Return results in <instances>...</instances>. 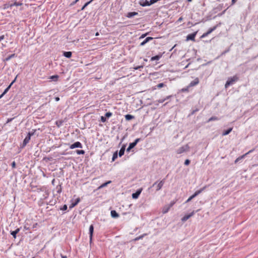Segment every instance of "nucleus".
I'll use <instances>...</instances> for the list:
<instances>
[{
	"label": "nucleus",
	"instance_id": "nucleus-1",
	"mask_svg": "<svg viewBox=\"0 0 258 258\" xmlns=\"http://www.w3.org/2000/svg\"><path fill=\"white\" fill-rule=\"evenodd\" d=\"M239 80V77L237 75H235L232 77H229L228 78L226 81L225 88H227L229 86L233 85L236 82Z\"/></svg>",
	"mask_w": 258,
	"mask_h": 258
},
{
	"label": "nucleus",
	"instance_id": "nucleus-2",
	"mask_svg": "<svg viewBox=\"0 0 258 258\" xmlns=\"http://www.w3.org/2000/svg\"><path fill=\"white\" fill-rule=\"evenodd\" d=\"M165 178H164L162 180H160L159 182H158V181H157L153 184L152 186H151L149 188V189H150L152 187H154L155 185H156V190L158 191L162 188L164 184L165 183Z\"/></svg>",
	"mask_w": 258,
	"mask_h": 258
},
{
	"label": "nucleus",
	"instance_id": "nucleus-3",
	"mask_svg": "<svg viewBox=\"0 0 258 258\" xmlns=\"http://www.w3.org/2000/svg\"><path fill=\"white\" fill-rule=\"evenodd\" d=\"M36 130H33L31 132H29L27 136L23 141L22 147H25L30 141L31 136H33L36 132Z\"/></svg>",
	"mask_w": 258,
	"mask_h": 258
},
{
	"label": "nucleus",
	"instance_id": "nucleus-4",
	"mask_svg": "<svg viewBox=\"0 0 258 258\" xmlns=\"http://www.w3.org/2000/svg\"><path fill=\"white\" fill-rule=\"evenodd\" d=\"M158 0H140L139 4L140 6L142 7L149 6H151L155 3H156Z\"/></svg>",
	"mask_w": 258,
	"mask_h": 258
},
{
	"label": "nucleus",
	"instance_id": "nucleus-5",
	"mask_svg": "<svg viewBox=\"0 0 258 258\" xmlns=\"http://www.w3.org/2000/svg\"><path fill=\"white\" fill-rule=\"evenodd\" d=\"M140 141H141V139L138 138V139H136L134 141V142L130 143L129 146L126 149V151L128 152H130V150L131 149H132L133 148H134Z\"/></svg>",
	"mask_w": 258,
	"mask_h": 258
},
{
	"label": "nucleus",
	"instance_id": "nucleus-6",
	"mask_svg": "<svg viewBox=\"0 0 258 258\" xmlns=\"http://www.w3.org/2000/svg\"><path fill=\"white\" fill-rule=\"evenodd\" d=\"M189 149V147L188 146V145H186L178 148L177 150L176 153L178 154H181L184 152L188 151Z\"/></svg>",
	"mask_w": 258,
	"mask_h": 258
},
{
	"label": "nucleus",
	"instance_id": "nucleus-7",
	"mask_svg": "<svg viewBox=\"0 0 258 258\" xmlns=\"http://www.w3.org/2000/svg\"><path fill=\"white\" fill-rule=\"evenodd\" d=\"M82 148L83 145L82 143L80 142H76L74 144L71 145L70 146V148L71 149H73L75 148Z\"/></svg>",
	"mask_w": 258,
	"mask_h": 258
},
{
	"label": "nucleus",
	"instance_id": "nucleus-8",
	"mask_svg": "<svg viewBox=\"0 0 258 258\" xmlns=\"http://www.w3.org/2000/svg\"><path fill=\"white\" fill-rule=\"evenodd\" d=\"M195 214V212L193 211L192 212L189 213V214L184 215L182 218H181V221L183 222H185L187 221L189 218L192 217L194 214Z\"/></svg>",
	"mask_w": 258,
	"mask_h": 258
},
{
	"label": "nucleus",
	"instance_id": "nucleus-9",
	"mask_svg": "<svg viewBox=\"0 0 258 258\" xmlns=\"http://www.w3.org/2000/svg\"><path fill=\"white\" fill-rule=\"evenodd\" d=\"M93 232H94V226L93 224H91L89 227V239H90V243L92 241Z\"/></svg>",
	"mask_w": 258,
	"mask_h": 258
},
{
	"label": "nucleus",
	"instance_id": "nucleus-10",
	"mask_svg": "<svg viewBox=\"0 0 258 258\" xmlns=\"http://www.w3.org/2000/svg\"><path fill=\"white\" fill-rule=\"evenodd\" d=\"M197 32H194L192 33L188 34L186 36V40L187 41H188V40L195 41V37H196V36L197 35Z\"/></svg>",
	"mask_w": 258,
	"mask_h": 258
},
{
	"label": "nucleus",
	"instance_id": "nucleus-11",
	"mask_svg": "<svg viewBox=\"0 0 258 258\" xmlns=\"http://www.w3.org/2000/svg\"><path fill=\"white\" fill-rule=\"evenodd\" d=\"M199 83V80L196 78L194 80L192 81L188 85V87H191L197 85Z\"/></svg>",
	"mask_w": 258,
	"mask_h": 258
},
{
	"label": "nucleus",
	"instance_id": "nucleus-12",
	"mask_svg": "<svg viewBox=\"0 0 258 258\" xmlns=\"http://www.w3.org/2000/svg\"><path fill=\"white\" fill-rule=\"evenodd\" d=\"M142 190V188L137 190L136 192L133 193L132 194V198L134 199H138L140 195L141 194Z\"/></svg>",
	"mask_w": 258,
	"mask_h": 258
},
{
	"label": "nucleus",
	"instance_id": "nucleus-13",
	"mask_svg": "<svg viewBox=\"0 0 258 258\" xmlns=\"http://www.w3.org/2000/svg\"><path fill=\"white\" fill-rule=\"evenodd\" d=\"M17 79V77L15 78V79L11 82V83L5 89L4 91L3 92V94L5 95L10 90L12 85L15 82Z\"/></svg>",
	"mask_w": 258,
	"mask_h": 258
},
{
	"label": "nucleus",
	"instance_id": "nucleus-14",
	"mask_svg": "<svg viewBox=\"0 0 258 258\" xmlns=\"http://www.w3.org/2000/svg\"><path fill=\"white\" fill-rule=\"evenodd\" d=\"M153 39V37H148L143 42H142L140 43V46H144L147 42H148L149 41H151V40H152Z\"/></svg>",
	"mask_w": 258,
	"mask_h": 258
},
{
	"label": "nucleus",
	"instance_id": "nucleus-15",
	"mask_svg": "<svg viewBox=\"0 0 258 258\" xmlns=\"http://www.w3.org/2000/svg\"><path fill=\"white\" fill-rule=\"evenodd\" d=\"M162 56V54L161 53H159L158 54L152 57L151 58V61L158 60L161 58Z\"/></svg>",
	"mask_w": 258,
	"mask_h": 258
},
{
	"label": "nucleus",
	"instance_id": "nucleus-16",
	"mask_svg": "<svg viewBox=\"0 0 258 258\" xmlns=\"http://www.w3.org/2000/svg\"><path fill=\"white\" fill-rule=\"evenodd\" d=\"M125 150V145H124L120 148L119 153H118V156L120 157H121L122 155H123V154L124 153Z\"/></svg>",
	"mask_w": 258,
	"mask_h": 258
},
{
	"label": "nucleus",
	"instance_id": "nucleus-17",
	"mask_svg": "<svg viewBox=\"0 0 258 258\" xmlns=\"http://www.w3.org/2000/svg\"><path fill=\"white\" fill-rule=\"evenodd\" d=\"M111 216L113 218H117L119 217V214L116 212L115 210H111Z\"/></svg>",
	"mask_w": 258,
	"mask_h": 258
},
{
	"label": "nucleus",
	"instance_id": "nucleus-18",
	"mask_svg": "<svg viewBox=\"0 0 258 258\" xmlns=\"http://www.w3.org/2000/svg\"><path fill=\"white\" fill-rule=\"evenodd\" d=\"M80 199L79 198H77L74 203H73L71 204V205L69 207V208L71 209L74 208L80 202Z\"/></svg>",
	"mask_w": 258,
	"mask_h": 258
},
{
	"label": "nucleus",
	"instance_id": "nucleus-19",
	"mask_svg": "<svg viewBox=\"0 0 258 258\" xmlns=\"http://www.w3.org/2000/svg\"><path fill=\"white\" fill-rule=\"evenodd\" d=\"M138 15V13L137 12H128L127 15H126V17L127 18H132L136 15Z\"/></svg>",
	"mask_w": 258,
	"mask_h": 258
},
{
	"label": "nucleus",
	"instance_id": "nucleus-20",
	"mask_svg": "<svg viewBox=\"0 0 258 258\" xmlns=\"http://www.w3.org/2000/svg\"><path fill=\"white\" fill-rule=\"evenodd\" d=\"M20 228H17L14 231H11V234L13 236L14 238H16V235L20 231Z\"/></svg>",
	"mask_w": 258,
	"mask_h": 258
},
{
	"label": "nucleus",
	"instance_id": "nucleus-21",
	"mask_svg": "<svg viewBox=\"0 0 258 258\" xmlns=\"http://www.w3.org/2000/svg\"><path fill=\"white\" fill-rule=\"evenodd\" d=\"M63 55L67 58H70L72 55V53L71 51H64Z\"/></svg>",
	"mask_w": 258,
	"mask_h": 258
},
{
	"label": "nucleus",
	"instance_id": "nucleus-22",
	"mask_svg": "<svg viewBox=\"0 0 258 258\" xmlns=\"http://www.w3.org/2000/svg\"><path fill=\"white\" fill-rule=\"evenodd\" d=\"M23 4L21 2H15V3L11 4L9 5V7L10 8H12L14 6H22Z\"/></svg>",
	"mask_w": 258,
	"mask_h": 258
},
{
	"label": "nucleus",
	"instance_id": "nucleus-23",
	"mask_svg": "<svg viewBox=\"0 0 258 258\" xmlns=\"http://www.w3.org/2000/svg\"><path fill=\"white\" fill-rule=\"evenodd\" d=\"M232 128L230 127V128H228L226 130L223 131V132L222 133V136H226V135H228L232 131Z\"/></svg>",
	"mask_w": 258,
	"mask_h": 258
},
{
	"label": "nucleus",
	"instance_id": "nucleus-24",
	"mask_svg": "<svg viewBox=\"0 0 258 258\" xmlns=\"http://www.w3.org/2000/svg\"><path fill=\"white\" fill-rule=\"evenodd\" d=\"M165 86H166V85L164 83H159V84H157V85H156L154 87V89H156L157 88L160 89V88H161Z\"/></svg>",
	"mask_w": 258,
	"mask_h": 258
},
{
	"label": "nucleus",
	"instance_id": "nucleus-25",
	"mask_svg": "<svg viewBox=\"0 0 258 258\" xmlns=\"http://www.w3.org/2000/svg\"><path fill=\"white\" fill-rule=\"evenodd\" d=\"M111 182V180H109L102 184H101L100 186H99L98 189L102 188L105 186H106L108 184L110 183Z\"/></svg>",
	"mask_w": 258,
	"mask_h": 258
},
{
	"label": "nucleus",
	"instance_id": "nucleus-26",
	"mask_svg": "<svg viewBox=\"0 0 258 258\" xmlns=\"http://www.w3.org/2000/svg\"><path fill=\"white\" fill-rule=\"evenodd\" d=\"M124 117H125L126 120H130L135 118L134 116H133L131 114H128L125 115Z\"/></svg>",
	"mask_w": 258,
	"mask_h": 258
},
{
	"label": "nucleus",
	"instance_id": "nucleus-27",
	"mask_svg": "<svg viewBox=\"0 0 258 258\" xmlns=\"http://www.w3.org/2000/svg\"><path fill=\"white\" fill-rule=\"evenodd\" d=\"M248 154V153H245V154L239 157L238 158H237L235 161V163H236L237 162H238V159H242L243 158H244L245 156H246Z\"/></svg>",
	"mask_w": 258,
	"mask_h": 258
},
{
	"label": "nucleus",
	"instance_id": "nucleus-28",
	"mask_svg": "<svg viewBox=\"0 0 258 258\" xmlns=\"http://www.w3.org/2000/svg\"><path fill=\"white\" fill-rule=\"evenodd\" d=\"M170 208L168 207V205H166L164 207L163 209V211H162V212L163 213H167L169 210H170Z\"/></svg>",
	"mask_w": 258,
	"mask_h": 258
},
{
	"label": "nucleus",
	"instance_id": "nucleus-29",
	"mask_svg": "<svg viewBox=\"0 0 258 258\" xmlns=\"http://www.w3.org/2000/svg\"><path fill=\"white\" fill-rule=\"evenodd\" d=\"M78 155H84L85 153L84 150H77L75 151Z\"/></svg>",
	"mask_w": 258,
	"mask_h": 258
},
{
	"label": "nucleus",
	"instance_id": "nucleus-30",
	"mask_svg": "<svg viewBox=\"0 0 258 258\" xmlns=\"http://www.w3.org/2000/svg\"><path fill=\"white\" fill-rule=\"evenodd\" d=\"M217 27V25H216L215 26H214L212 28H210L208 31L207 32L209 34H210V33H211L213 31H214L216 29Z\"/></svg>",
	"mask_w": 258,
	"mask_h": 258
},
{
	"label": "nucleus",
	"instance_id": "nucleus-31",
	"mask_svg": "<svg viewBox=\"0 0 258 258\" xmlns=\"http://www.w3.org/2000/svg\"><path fill=\"white\" fill-rule=\"evenodd\" d=\"M59 78V76L57 75H53L50 77V79L54 81H57Z\"/></svg>",
	"mask_w": 258,
	"mask_h": 258
},
{
	"label": "nucleus",
	"instance_id": "nucleus-32",
	"mask_svg": "<svg viewBox=\"0 0 258 258\" xmlns=\"http://www.w3.org/2000/svg\"><path fill=\"white\" fill-rule=\"evenodd\" d=\"M146 235H147V234H146V233L143 234H142V235H140V236H138V237H136V238L134 239V240L136 241H138V240H140V239H142V238H143L145 236H146Z\"/></svg>",
	"mask_w": 258,
	"mask_h": 258
},
{
	"label": "nucleus",
	"instance_id": "nucleus-33",
	"mask_svg": "<svg viewBox=\"0 0 258 258\" xmlns=\"http://www.w3.org/2000/svg\"><path fill=\"white\" fill-rule=\"evenodd\" d=\"M118 156V152L117 151H115L113 154L112 158V161H115V160L117 158Z\"/></svg>",
	"mask_w": 258,
	"mask_h": 258
},
{
	"label": "nucleus",
	"instance_id": "nucleus-34",
	"mask_svg": "<svg viewBox=\"0 0 258 258\" xmlns=\"http://www.w3.org/2000/svg\"><path fill=\"white\" fill-rule=\"evenodd\" d=\"M199 111V109L198 108H196V109L192 110L190 114L188 115V116L194 115L195 113H196L197 112Z\"/></svg>",
	"mask_w": 258,
	"mask_h": 258
},
{
	"label": "nucleus",
	"instance_id": "nucleus-35",
	"mask_svg": "<svg viewBox=\"0 0 258 258\" xmlns=\"http://www.w3.org/2000/svg\"><path fill=\"white\" fill-rule=\"evenodd\" d=\"M94 0H91V1L87 2L86 3H85V5L82 8L81 10H84Z\"/></svg>",
	"mask_w": 258,
	"mask_h": 258
},
{
	"label": "nucleus",
	"instance_id": "nucleus-36",
	"mask_svg": "<svg viewBox=\"0 0 258 258\" xmlns=\"http://www.w3.org/2000/svg\"><path fill=\"white\" fill-rule=\"evenodd\" d=\"M15 56V53L10 55L9 56H8V57H7L5 58V61H9V60H10L11 58L14 57Z\"/></svg>",
	"mask_w": 258,
	"mask_h": 258
},
{
	"label": "nucleus",
	"instance_id": "nucleus-37",
	"mask_svg": "<svg viewBox=\"0 0 258 258\" xmlns=\"http://www.w3.org/2000/svg\"><path fill=\"white\" fill-rule=\"evenodd\" d=\"M218 119H219L216 116H212L208 119V122H210V121H214V120H217Z\"/></svg>",
	"mask_w": 258,
	"mask_h": 258
},
{
	"label": "nucleus",
	"instance_id": "nucleus-38",
	"mask_svg": "<svg viewBox=\"0 0 258 258\" xmlns=\"http://www.w3.org/2000/svg\"><path fill=\"white\" fill-rule=\"evenodd\" d=\"M112 115V112H106L105 114V117H106V118H109V117H110Z\"/></svg>",
	"mask_w": 258,
	"mask_h": 258
},
{
	"label": "nucleus",
	"instance_id": "nucleus-39",
	"mask_svg": "<svg viewBox=\"0 0 258 258\" xmlns=\"http://www.w3.org/2000/svg\"><path fill=\"white\" fill-rule=\"evenodd\" d=\"M190 87H188V85L185 87V88H183L182 89H181V92H188L189 91V88Z\"/></svg>",
	"mask_w": 258,
	"mask_h": 258
},
{
	"label": "nucleus",
	"instance_id": "nucleus-40",
	"mask_svg": "<svg viewBox=\"0 0 258 258\" xmlns=\"http://www.w3.org/2000/svg\"><path fill=\"white\" fill-rule=\"evenodd\" d=\"M176 202V200L172 201L168 205V207L171 208Z\"/></svg>",
	"mask_w": 258,
	"mask_h": 258
},
{
	"label": "nucleus",
	"instance_id": "nucleus-41",
	"mask_svg": "<svg viewBox=\"0 0 258 258\" xmlns=\"http://www.w3.org/2000/svg\"><path fill=\"white\" fill-rule=\"evenodd\" d=\"M57 192L60 194L61 192V186L58 185L56 186Z\"/></svg>",
	"mask_w": 258,
	"mask_h": 258
},
{
	"label": "nucleus",
	"instance_id": "nucleus-42",
	"mask_svg": "<svg viewBox=\"0 0 258 258\" xmlns=\"http://www.w3.org/2000/svg\"><path fill=\"white\" fill-rule=\"evenodd\" d=\"M100 121L102 122H105L106 121V118L105 116H101L100 117Z\"/></svg>",
	"mask_w": 258,
	"mask_h": 258
},
{
	"label": "nucleus",
	"instance_id": "nucleus-43",
	"mask_svg": "<svg viewBox=\"0 0 258 258\" xmlns=\"http://www.w3.org/2000/svg\"><path fill=\"white\" fill-rule=\"evenodd\" d=\"M68 209V206L67 205H64L62 207L60 208V210L62 211H66Z\"/></svg>",
	"mask_w": 258,
	"mask_h": 258
},
{
	"label": "nucleus",
	"instance_id": "nucleus-44",
	"mask_svg": "<svg viewBox=\"0 0 258 258\" xmlns=\"http://www.w3.org/2000/svg\"><path fill=\"white\" fill-rule=\"evenodd\" d=\"M190 161L189 159H186L184 161L185 165H188L190 164Z\"/></svg>",
	"mask_w": 258,
	"mask_h": 258
},
{
	"label": "nucleus",
	"instance_id": "nucleus-45",
	"mask_svg": "<svg viewBox=\"0 0 258 258\" xmlns=\"http://www.w3.org/2000/svg\"><path fill=\"white\" fill-rule=\"evenodd\" d=\"M230 51V48H228L227 49H226L224 51H223L221 55H224L226 53L228 52L229 51Z\"/></svg>",
	"mask_w": 258,
	"mask_h": 258
},
{
	"label": "nucleus",
	"instance_id": "nucleus-46",
	"mask_svg": "<svg viewBox=\"0 0 258 258\" xmlns=\"http://www.w3.org/2000/svg\"><path fill=\"white\" fill-rule=\"evenodd\" d=\"M49 196V192L48 191H45V195H44V199H46L48 198Z\"/></svg>",
	"mask_w": 258,
	"mask_h": 258
},
{
	"label": "nucleus",
	"instance_id": "nucleus-47",
	"mask_svg": "<svg viewBox=\"0 0 258 258\" xmlns=\"http://www.w3.org/2000/svg\"><path fill=\"white\" fill-rule=\"evenodd\" d=\"M148 34V33H146L145 34H142L140 37H139V39H143L144 38V37H145Z\"/></svg>",
	"mask_w": 258,
	"mask_h": 258
},
{
	"label": "nucleus",
	"instance_id": "nucleus-48",
	"mask_svg": "<svg viewBox=\"0 0 258 258\" xmlns=\"http://www.w3.org/2000/svg\"><path fill=\"white\" fill-rule=\"evenodd\" d=\"M202 192V191L200 189L199 190H197L195 194H196V195L197 196H198L199 194H200Z\"/></svg>",
	"mask_w": 258,
	"mask_h": 258
},
{
	"label": "nucleus",
	"instance_id": "nucleus-49",
	"mask_svg": "<svg viewBox=\"0 0 258 258\" xmlns=\"http://www.w3.org/2000/svg\"><path fill=\"white\" fill-rule=\"evenodd\" d=\"M209 35V34L207 32L204 33L202 36L201 38H204L206 36H207Z\"/></svg>",
	"mask_w": 258,
	"mask_h": 258
},
{
	"label": "nucleus",
	"instance_id": "nucleus-50",
	"mask_svg": "<svg viewBox=\"0 0 258 258\" xmlns=\"http://www.w3.org/2000/svg\"><path fill=\"white\" fill-rule=\"evenodd\" d=\"M12 167L13 168H16V163L15 161H13L12 164Z\"/></svg>",
	"mask_w": 258,
	"mask_h": 258
},
{
	"label": "nucleus",
	"instance_id": "nucleus-51",
	"mask_svg": "<svg viewBox=\"0 0 258 258\" xmlns=\"http://www.w3.org/2000/svg\"><path fill=\"white\" fill-rule=\"evenodd\" d=\"M165 101V99H164H164H159L157 101H158V102L161 103H163Z\"/></svg>",
	"mask_w": 258,
	"mask_h": 258
},
{
	"label": "nucleus",
	"instance_id": "nucleus-52",
	"mask_svg": "<svg viewBox=\"0 0 258 258\" xmlns=\"http://www.w3.org/2000/svg\"><path fill=\"white\" fill-rule=\"evenodd\" d=\"M14 118H8V119H7V123H9V122H11V121L13 120V119Z\"/></svg>",
	"mask_w": 258,
	"mask_h": 258
},
{
	"label": "nucleus",
	"instance_id": "nucleus-53",
	"mask_svg": "<svg viewBox=\"0 0 258 258\" xmlns=\"http://www.w3.org/2000/svg\"><path fill=\"white\" fill-rule=\"evenodd\" d=\"M172 97V95H169V96H167V97H166L164 99H165V100H168L169 99H170V98H171Z\"/></svg>",
	"mask_w": 258,
	"mask_h": 258
},
{
	"label": "nucleus",
	"instance_id": "nucleus-54",
	"mask_svg": "<svg viewBox=\"0 0 258 258\" xmlns=\"http://www.w3.org/2000/svg\"><path fill=\"white\" fill-rule=\"evenodd\" d=\"M79 0H75L74 2H73V3H71V6H73L74 5H75V4H76Z\"/></svg>",
	"mask_w": 258,
	"mask_h": 258
},
{
	"label": "nucleus",
	"instance_id": "nucleus-55",
	"mask_svg": "<svg viewBox=\"0 0 258 258\" xmlns=\"http://www.w3.org/2000/svg\"><path fill=\"white\" fill-rule=\"evenodd\" d=\"M4 38H5V36L4 35L1 36H0V41L3 40V39H4Z\"/></svg>",
	"mask_w": 258,
	"mask_h": 258
},
{
	"label": "nucleus",
	"instance_id": "nucleus-56",
	"mask_svg": "<svg viewBox=\"0 0 258 258\" xmlns=\"http://www.w3.org/2000/svg\"><path fill=\"white\" fill-rule=\"evenodd\" d=\"M197 197L196 194L194 193L192 196H190L191 199H193L194 198Z\"/></svg>",
	"mask_w": 258,
	"mask_h": 258
},
{
	"label": "nucleus",
	"instance_id": "nucleus-57",
	"mask_svg": "<svg viewBox=\"0 0 258 258\" xmlns=\"http://www.w3.org/2000/svg\"><path fill=\"white\" fill-rule=\"evenodd\" d=\"M192 200V199H191L190 197L186 200V201L185 202V203H188L191 200Z\"/></svg>",
	"mask_w": 258,
	"mask_h": 258
},
{
	"label": "nucleus",
	"instance_id": "nucleus-58",
	"mask_svg": "<svg viewBox=\"0 0 258 258\" xmlns=\"http://www.w3.org/2000/svg\"><path fill=\"white\" fill-rule=\"evenodd\" d=\"M207 187V186H204L203 188H201L200 189L201 190L202 192Z\"/></svg>",
	"mask_w": 258,
	"mask_h": 258
},
{
	"label": "nucleus",
	"instance_id": "nucleus-59",
	"mask_svg": "<svg viewBox=\"0 0 258 258\" xmlns=\"http://www.w3.org/2000/svg\"><path fill=\"white\" fill-rule=\"evenodd\" d=\"M59 99H59V98L58 97H55V100L56 101H58L59 100Z\"/></svg>",
	"mask_w": 258,
	"mask_h": 258
},
{
	"label": "nucleus",
	"instance_id": "nucleus-60",
	"mask_svg": "<svg viewBox=\"0 0 258 258\" xmlns=\"http://www.w3.org/2000/svg\"><path fill=\"white\" fill-rule=\"evenodd\" d=\"M60 256H61V258H67V256L64 255H63V254H60Z\"/></svg>",
	"mask_w": 258,
	"mask_h": 258
},
{
	"label": "nucleus",
	"instance_id": "nucleus-61",
	"mask_svg": "<svg viewBox=\"0 0 258 258\" xmlns=\"http://www.w3.org/2000/svg\"><path fill=\"white\" fill-rule=\"evenodd\" d=\"M236 0H232V4H234L235 3Z\"/></svg>",
	"mask_w": 258,
	"mask_h": 258
},
{
	"label": "nucleus",
	"instance_id": "nucleus-62",
	"mask_svg": "<svg viewBox=\"0 0 258 258\" xmlns=\"http://www.w3.org/2000/svg\"><path fill=\"white\" fill-rule=\"evenodd\" d=\"M143 68V67H142V66L138 67L136 68H135V69H136V70H138V69H139V68Z\"/></svg>",
	"mask_w": 258,
	"mask_h": 258
},
{
	"label": "nucleus",
	"instance_id": "nucleus-63",
	"mask_svg": "<svg viewBox=\"0 0 258 258\" xmlns=\"http://www.w3.org/2000/svg\"><path fill=\"white\" fill-rule=\"evenodd\" d=\"M4 95V94H3V93H2V94L0 95V99H1V98H2V97H3V96Z\"/></svg>",
	"mask_w": 258,
	"mask_h": 258
},
{
	"label": "nucleus",
	"instance_id": "nucleus-64",
	"mask_svg": "<svg viewBox=\"0 0 258 258\" xmlns=\"http://www.w3.org/2000/svg\"><path fill=\"white\" fill-rule=\"evenodd\" d=\"M253 150H250L249 151H248L247 153H251L252 152H253Z\"/></svg>",
	"mask_w": 258,
	"mask_h": 258
}]
</instances>
